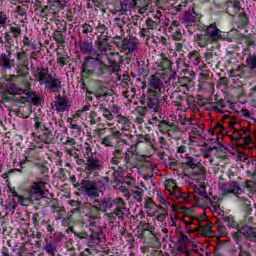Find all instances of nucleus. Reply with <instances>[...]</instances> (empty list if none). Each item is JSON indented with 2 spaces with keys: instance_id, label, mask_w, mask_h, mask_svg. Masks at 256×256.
I'll return each mask as SVG.
<instances>
[{
  "instance_id": "obj_16",
  "label": "nucleus",
  "mask_w": 256,
  "mask_h": 256,
  "mask_svg": "<svg viewBox=\"0 0 256 256\" xmlns=\"http://www.w3.org/2000/svg\"><path fill=\"white\" fill-rule=\"evenodd\" d=\"M45 185H47L45 181L37 180L30 188V195H37L38 197H41L45 191Z\"/></svg>"
},
{
  "instance_id": "obj_57",
  "label": "nucleus",
  "mask_w": 256,
  "mask_h": 256,
  "mask_svg": "<svg viewBox=\"0 0 256 256\" xmlns=\"http://www.w3.org/2000/svg\"><path fill=\"white\" fill-rule=\"evenodd\" d=\"M66 5L65 1L61 0H53L51 4L52 7H57L58 9H65Z\"/></svg>"
},
{
  "instance_id": "obj_13",
  "label": "nucleus",
  "mask_w": 256,
  "mask_h": 256,
  "mask_svg": "<svg viewBox=\"0 0 256 256\" xmlns=\"http://www.w3.org/2000/svg\"><path fill=\"white\" fill-rule=\"evenodd\" d=\"M82 187L86 195H88V197H92V198L99 197V192L101 190L99 189V186H97V183L89 180H84L82 182Z\"/></svg>"
},
{
  "instance_id": "obj_21",
  "label": "nucleus",
  "mask_w": 256,
  "mask_h": 256,
  "mask_svg": "<svg viewBox=\"0 0 256 256\" xmlns=\"http://www.w3.org/2000/svg\"><path fill=\"white\" fill-rule=\"evenodd\" d=\"M38 139L39 141H41L42 143H45L46 145H49L51 143H53V133H51V131H49V129H42V131H40V134L38 135Z\"/></svg>"
},
{
  "instance_id": "obj_15",
  "label": "nucleus",
  "mask_w": 256,
  "mask_h": 256,
  "mask_svg": "<svg viewBox=\"0 0 256 256\" xmlns=\"http://www.w3.org/2000/svg\"><path fill=\"white\" fill-rule=\"evenodd\" d=\"M206 34L208 35V37H210V39L212 40L213 43L223 39V36L221 35V30H219V28H217V25L215 23L210 24L207 27Z\"/></svg>"
},
{
  "instance_id": "obj_60",
  "label": "nucleus",
  "mask_w": 256,
  "mask_h": 256,
  "mask_svg": "<svg viewBox=\"0 0 256 256\" xmlns=\"http://www.w3.org/2000/svg\"><path fill=\"white\" fill-rule=\"evenodd\" d=\"M10 33H12L13 37L17 38L21 36V28L12 26L10 28Z\"/></svg>"
},
{
  "instance_id": "obj_8",
  "label": "nucleus",
  "mask_w": 256,
  "mask_h": 256,
  "mask_svg": "<svg viewBox=\"0 0 256 256\" xmlns=\"http://www.w3.org/2000/svg\"><path fill=\"white\" fill-rule=\"evenodd\" d=\"M149 85L148 93L150 97H159L163 89V80L159 79V75H152L149 81Z\"/></svg>"
},
{
  "instance_id": "obj_43",
  "label": "nucleus",
  "mask_w": 256,
  "mask_h": 256,
  "mask_svg": "<svg viewBox=\"0 0 256 256\" xmlns=\"http://www.w3.org/2000/svg\"><path fill=\"white\" fill-rule=\"evenodd\" d=\"M160 23L161 20H152L151 18H148L146 20V27H148V29H157Z\"/></svg>"
},
{
  "instance_id": "obj_10",
  "label": "nucleus",
  "mask_w": 256,
  "mask_h": 256,
  "mask_svg": "<svg viewBox=\"0 0 256 256\" xmlns=\"http://www.w3.org/2000/svg\"><path fill=\"white\" fill-rule=\"evenodd\" d=\"M112 206H114V213L118 221H123L127 213V204L123 198H116L112 201Z\"/></svg>"
},
{
  "instance_id": "obj_63",
  "label": "nucleus",
  "mask_w": 256,
  "mask_h": 256,
  "mask_svg": "<svg viewBox=\"0 0 256 256\" xmlns=\"http://www.w3.org/2000/svg\"><path fill=\"white\" fill-rule=\"evenodd\" d=\"M92 241H96L99 243V239L101 237V234L99 232H92L90 236H88Z\"/></svg>"
},
{
  "instance_id": "obj_23",
  "label": "nucleus",
  "mask_w": 256,
  "mask_h": 256,
  "mask_svg": "<svg viewBox=\"0 0 256 256\" xmlns=\"http://www.w3.org/2000/svg\"><path fill=\"white\" fill-rule=\"evenodd\" d=\"M6 91H7V93H9V95H14V96L18 95L19 97H22L23 92L25 91V88L19 87L15 84H9L6 87Z\"/></svg>"
},
{
  "instance_id": "obj_58",
  "label": "nucleus",
  "mask_w": 256,
  "mask_h": 256,
  "mask_svg": "<svg viewBox=\"0 0 256 256\" xmlns=\"http://www.w3.org/2000/svg\"><path fill=\"white\" fill-rule=\"evenodd\" d=\"M82 33H84V35H89V33H93V26L89 25L88 23H84L82 25Z\"/></svg>"
},
{
  "instance_id": "obj_53",
  "label": "nucleus",
  "mask_w": 256,
  "mask_h": 256,
  "mask_svg": "<svg viewBox=\"0 0 256 256\" xmlns=\"http://www.w3.org/2000/svg\"><path fill=\"white\" fill-rule=\"evenodd\" d=\"M9 191L13 195V197H16L18 199V203H20V205H23V203L25 202V198L17 194V191H15V188H9Z\"/></svg>"
},
{
  "instance_id": "obj_7",
  "label": "nucleus",
  "mask_w": 256,
  "mask_h": 256,
  "mask_svg": "<svg viewBox=\"0 0 256 256\" xmlns=\"http://www.w3.org/2000/svg\"><path fill=\"white\" fill-rule=\"evenodd\" d=\"M190 187H192L193 191L196 193V195L192 194V197H194L196 203H211V198L207 196V188L205 185H194L193 183L189 182ZM199 195V196H197Z\"/></svg>"
},
{
  "instance_id": "obj_22",
  "label": "nucleus",
  "mask_w": 256,
  "mask_h": 256,
  "mask_svg": "<svg viewBox=\"0 0 256 256\" xmlns=\"http://www.w3.org/2000/svg\"><path fill=\"white\" fill-rule=\"evenodd\" d=\"M95 207L98 209V211L105 213V211H109V209L113 207V202L111 201V198H104L97 202Z\"/></svg>"
},
{
  "instance_id": "obj_24",
  "label": "nucleus",
  "mask_w": 256,
  "mask_h": 256,
  "mask_svg": "<svg viewBox=\"0 0 256 256\" xmlns=\"http://www.w3.org/2000/svg\"><path fill=\"white\" fill-rule=\"evenodd\" d=\"M239 11H241L239 2H228L227 3L226 12L228 13V15H230L231 17H235V15H237V13H239Z\"/></svg>"
},
{
  "instance_id": "obj_20",
  "label": "nucleus",
  "mask_w": 256,
  "mask_h": 256,
  "mask_svg": "<svg viewBox=\"0 0 256 256\" xmlns=\"http://www.w3.org/2000/svg\"><path fill=\"white\" fill-rule=\"evenodd\" d=\"M98 47V51H100V55H107V47H109V38L107 35H102L98 38L96 43Z\"/></svg>"
},
{
  "instance_id": "obj_26",
  "label": "nucleus",
  "mask_w": 256,
  "mask_h": 256,
  "mask_svg": "<svg viewBox=\"0 0 256 256\" xmlns=\"http://www.w3.org/2000/svg\"><path fill=\"white\" fill-rule=\"evenodd\" d=\"M149 5H151V0H139L137 1L136 9H138L140 15H145L147 9H149Z\"/></svg>"
},
{
  "instance_id": "obj_11",
  "label": "nucleus",
  "mask_w": 256,
  "mask_h": 256,
  "mask_svg": "<svg viewBox=\"0 0 256 256\" xmlns=\"http://www.w3.org/2000/svg\"><path fill=\"white\" fill-rule=\"evenodd\" d=\"M220 191L222 195H229L231 193H233V195H241V193H243L241 186L235 181L220 184Z\"/></svg>"
},
{
  "instance_id": "obj_27",
  "label": "nucleus",
  "mask_w": 256,
  "mask_h": 256,
  "mask_svg": "<svg viewBox=\"0 0 256 256\" xmlns=\"http://www.w3.org/2000/svg\"><path fill=\"white\" fill-rule=\"evenodd\" d=\"M196 43L199 47H207L208 43H213V40L210 39L207 33L198 35Z\"/></svg>"
},
{
  "instance_id": "obj_45",
  "label": "nucleus",
  "mask_w": 256,
  "mask_h": 256,
  "mask_svg": "<svg viewBox=\"0 0 256 256\" xmlns=\"http://www.w3.org/2000/svg\"><path fill=\"white\" fill-rule=\"evenodd\" d=\"M172 127L171 124L167 123V121L163 120L158 124V129L160 133H167L169 131V128Z\"/></svg>"
},
{
  "instance_id": "obj_30",
  "label": "nucleus",
  "mask_w": 256,
  "mask_h": 256,
  "mask_svg": "<svg viewBox=\"0 0 256 256\" xmlns=\"http://www.w3.org/2000/svg\"><path fill=\"white\" fill-rule=\"evenodd\" d=\"M189 63L199 65L201 63V54L198 51H192L188 54Z\"/></svg>"
},
{
  "instance_id": "obj_25",
  "label": "nucleus",
  "mask_w": 256,
  "mask_h": 256,
  "mask_svg": "<svg viewBox=\"0 0 256 256\" xmlns=\"http://www.w3.org/2000/svg\"><path fill=\"white\" fill-rule=\"evenodd\" d=\"M155 214L153 217H156L157 221L163 222L164 219H167V216L169 215V211L165 209L163 206H157L156 210L154 212Z\"/></svg>"
},
{
  "instance_id": "obj_55",
  "label": "nucleus",
  "mask_w": 256,
  "mask_h": 256,
  "mask_svg": "<svg viewBox=\"0 0 256 256\" xmlns=\"http://www.w3.org/2000/svg\"><path fill=\"white\" fill-rule=\"evenodd\" d=\"M182 101H183V97L181 96L176 97V100L173 101L177 111H183V105L181 104Z\"/></svg>"
},
{
  "instance_id": "obj_47",
  "label": "nucleus",
  "mask_w": 256,
  "mask_h": 256,
  "mask_svg": "<svg viewBox=\"0 0 256 256\" xmlns=\"http://www.w3.org/2000/svg\"><path fill=\"white\" fill-rule=\"evenodd\" d=\"M9 25V17L3 11H0V27H7Z\"/></svg>"
},
{
  "instance_id": "obj_54",
  "label": "nucleus",
  "mask_w": 256,
  "mask_h": 256,
  "mask_svg": "<svg viewBox=\"0 0 256 256\" xmlns=\"http://www.w3.org/2000/svg\"><path fill=\"white\" fill-rule=\"evenodd\" d=\"M125 165H129L131 163V159L133 158V151L127 150L126 153L123 154Z\"/></svg>"
},
{
  "instance_id": "obj_12",
  "label": "nucleus",
  "mask_w": 256,
  "mask_h": 256,
  "mask_svg": "<svg viewBox=\"0 0 256 256\" xmlns=\"http://www.w3.org/2000/svg\"><path fill=\"white\" fill-rule=\"evenodd\" d=\"M122 51L128 53H135L139 49V40L137 38L129 37L122 40L121 47Z\"/></svg>"
},
{
  "instance_id": "obj_3",
  "label": "nucleus",
  "mask_w": 256,
  "mask_h": 256,
  "mask_svg": "<svg viewBox=\"0 0 256 256\" xmlns=\"http://www.w3.org/2000/svg\"><path fill=\"white\" fill-rule=\"evenodd\" d=\"M39 85H44L48 91L57 93L61 89V80L49 72V68H36L32 73Z\"/></svg>"
},
{
  "instance_id": "obj_19",
  "label": "nucleus",
  "mask_w": 256,
  "mask_h": 256,
  "mask_svg": "<svg viewBox=\"0 0 256 256\" xmlns=\"http://www.w3.org/2000/svg\"><path fill=\"white\" fill-rule=\"evenodd\" d=\"M193 197V194H189L187 192H181V190H176V192H172L171 199H176L178 203H189V200Z\"/></svg>"
},
{
  "instance_id": "obj_38",
  "label": "nucleus",
  "mask_w": 256,
  "mask_h": 256,
  "mask_svg": "<svg viewBox=\"0 0 256 256\" xmlns=\"http://www.w3.org/2000/svg\"><path fill=\"white\" fill-rule=\"evenodd\" d=\"M245 73V66L239 65L237 69L230 71V77H241Z\"/></svg>"
},
{
  "instance_id": "obj_5",
  "label": "nucleus",
  "mask_w": 256,
  "mask_h": 256,
  "mask_svg": "<svg viewBox=\"0 0 256 256\" xmlns=\"http://www.w3.org/2000/svg\"><path fill=\"white\" fill-rule=\"evenodd\" d=\"M180 21L182 25L189 29V27H193V25L201 21V15L196 13L195 8L189 7L181 16Z\"/></svg>"
},
{
  "instance_id": "obj_34",
  "label": "nucleus",
  "mask_w": 256,
  "mask_h": 256,
  "mask_svg": "<svg viewBox=\"0 0 256 256\" xmlns=\"http://www.w3.org/2000/svg\"><path fill=\"white\" fill-rule=\"evenodd\" d=\"M99 109L103 115V118L107 119V121H113V119H115V116L113 115V113L109 111V109H107L102 104L99 106Z\"/></svg>"
},
{
  "instance_id": "obj_9",
  "label": "nucleus",
  "mask_w": 256,
  "mask_h": 256,
  "mask_svg": "<svg viewBox=\"0 0 256 256\" xmlns=\"http://www.w3.org/2000/svg\"><path fill=\"white\" fill-rule=\"evenodd\" d=\"M31 86H25L21 97H18L20 103H33V105H41V96L36 92L27 91Z\"/></svg>"
},
{
  "instance_id": "obj_50",
  "label": "nucleus",
  "mask_w": 256,
  "mask_h": 256,
  "mask_svg": "<svg viewBox=\"0 0 256 256\" xmlns=\"http://www.w3.org/2000/svg\"><path fill=\"white\" fill-rule=\"evenodd\" d=\"M101 145H104V147H113L114 142L111 139V137L109 135H107L101 139Z\"/></svg>"
},
{
  "instance_id": "obj_29",
  "label": "nucleus",
  "mask_w": 256,
  "mask_h": 256,
  "mask_svg": "<svg viewBox=\"0 0 256 256\" xmlns=\"http://www.w3.org/2000/svg\"><path fill=\"white\" fill-rule=\"evenodd\" d=\"M165 189L169 191V197H173L172 193H176L179 188H177V183L175 180H166L165 181Z\"/></svg>"
},
{
  "instance_id": "obj_42",
  "label": "nucleus",
  "mask_w": 256,
  "mask_h": 256,
  "mask_svg": "<svg viewBox=\"0 0 256 256\" xmlns=\"http://www.w3.org/2000/svg\"><path fill=\"white\" fill-rule=\"evenodd\" d=\"M44 251H46L48 255H55V253H57V246H55L53 243H47L44 246Z\"/></svg>"
},
{
  "instance_id": "obj_4",
  "label": "nucleus",
  "mask_w": 256,
  "mask_h": 256,
  "mask_svg": "<svg viewBox=\"0 0 256 256\" xmlns=\"http://www.w3.org/2000/svg\"><path fill=\"white\" fill-rule=\"evenodd\" d=\"M184 223L187 227H189V225H197L195 229H197V231H201L204 237H213V235H215V232L211 230L213 224L207 220H198L197 218L188 217V220L184 219Z\"/></svg>"
},
{
  "instance_id": "obj_37",
  "label": "nucleus",
  "mask_w": 256,
  "mask_h": 256,
  "mask_svg": "<svg viewBox=\"0 0 256 256\" xmlns=\"http://www.w3.org/2000/svg\"><path fill=\"white\" fill-rule=\"evenodd\" d=\"M189 131H191L192 135H201L203 133V126L194 123L188 127Z\"/></svg>"
},
{
  "instance_id": "obj_39",
  "label": "nucleus",
  "mask_w": 256,
  "mask_h": 256,
  "mask_svg": "<svg viewBox=\"0 0 256 256\" xmlns=\"http://www.w3.org/2000/svg\"><path fill=\"white\" fill-rule=\"evenodd\" d=\"M100 191H104L105 187L109 185V178L102 177L97 182H95Z\"/></svg>"
},
{
  "instance_id": "obj_14",
  "label": "nucleus",
  "mask_w": 256,
  "mask_h": 256,
  "mask_svg": "<svg viewBox=\"0 0 256 256\" xmlns=\"http://www.w3.org/2000/svg\"><path fill=\"white\" fill-rule=\"evenodd\" d=\"M52 107L58 113H63V111H67V109H69V107H70L69 100H67V98L57 96L56 100L52 104Z\"/></svg>"
},
{
  "instance_id": "obj_31",
  "label": "nucleus",
  "mask_w": 256,
  "mask_h": 256,
  "mask_svg": "<svg viewBox=\"0 0 256 256\" xmlns=\"http://www.w3.org/2000/svg\"><path fill=\"white\" fill-rule=\"evenodd\" d=\"M105 217L108 221V226L113 229V227H117L119 225V221H117V215H115V212L107 213L105 214Z\"/></svg>"
},
{
  "instance_id": "obj_61",
  "label": "nucleus",
  "mask_w": 256,
  "mask_h": 256,
  "mask_svg": "<svg viewBox=\"0 0 256 256\" xmlns=\"http://www.w3.org/2000/svg\"><path fill=\"white\" fill-rule=\"evenodd\" d=\"M65 61H67V58L61 56V53L57 52V63H58V65H60L61 67H65V65H66Z\"/></svg>"
},
{
  "instance_id": "obj_46",
  "label": "nucleus",
  "mask_w": 256,
  "mask_h": 256,
  "mask_svg": "<svg viewBox=\"0 0 256 256\" xmlns=\"http://www.w3.org/2000/svg\"><path fill=\"white\" fill-rule=\"evenodd\" d=\"M53 39L59 45H63V43H65V37H63V35L61 34V31H55L53 34Z\"/></svg>"
},
{
  "instance_id": "obj_41",
  "label": "nucleus",
  "mask_w": 256,
  "mask_h": 256,
  "mask_svg": "<svg viewBox=\"0 0 256 256\" xmlns=\"http://www.w3.org/2000/svg\"><path fill=\"white\" fill-rule=\"evenodd\" d=\"M205 205H211L214 209V211H220L221 210V199H210V202H204Z\"/></svg>"
},
{
  "instance_id": "obj_36",
  "label": "nucleus",
  "mask_w": 256,
  "mask_h": 256,
  "mask_svg": "<svg viewBox=\"0 0 256 256\" xmlns=\"http://www.w3.org/2000/svg\"><path fill=\"white\" fill-rule=\"evenodd\" d=\"M156 199L161 205H164V207H171V203L167 201V197L163 192H157Z\"/></svg>"
},
{
  "instance_id": "obj_49",
  "label": "nucleus",
  "mask_w": 256,
  "mask_h": 256,
  "mask_svg": "<svg viewBox=\"0 0 256 256\" xmlns=\"http://www.w3.org/2000/svg\"><path fill=\"white\" fill-rule=\"evenodd\" d=\"M29 68H27V64H18L16 67V72L20 77H25V71H27Z\"/></svg>"
},
{
  "instance_id": "obj_18",
  "label": "nucleus",
  "mask_w": 256,
  "mask_h": 256,
  "mask_svg": "<svg viewBox=\"0 0 256 256\" xmlns=\"http://www.w3.org/2000/svg\"><path fill=\"white\" fill-rule=\"evenodd\" d=\"M158 205L153 202L151 197H146L144 199V209L146 210L148 217H153L155 215V211H157Z\"/></svg>"
},
{
  "instance_id": "obj_52",
  "label": "nucleus",
  "mask_w": 256,
  "mask_h": 256,
  "mask_svg": "<svg viewBox=\"0 0 256 256\" xmlns=\"http://www.w3.org/2000/svg\"><path fill=\"white\" fill-rule=\"evenodd\" d=\"M16 59L18 61V65H27L25 61V52H17Z\"/></svg>"
},
{
  "instance_id": "obj_48",
  "label": "nucleus",
  "mask_w": 256,
  "mask_h": 256,
  "mask_svg": "<svg viewBox=\"0 0 256 256\" xmlns=\"http://www.w3.org/2000/svg\"><path fill=\"white\" fill-rule=\"evenodd\" d=\"M131 9L133 8H130V6L127 5L126 2H124L123 0L121 1L120 8H119L121 15H127L129 11H131Z\"/></svg>"
},
{
  "instance_id": "obj_51",
  "label": "nucleus",
  "mask_w": 256,
  "mask_h": 256,
  "mask_svg": "<svg viewBox=\"0 0 256 256\" xmlns=\"http://www.w3.org/2000/svg\"><path fill=\"white\" fill-rule=\"evenodd\" d=\"M89 109H90V106H84V107H82L80 110H78L75 114H74V116H73V118L74 119H79V117H83V115H85V111H89Z\"/></svg>"
},
{
  "instance_id": "obj_17",
  "label": "nucleus",
  "mask_w": 256,
  "mask_h": 256,
  "mask_svg": "<svg viewBox=\"0 0 256 256\" xmlns=\"http://www.w3.org/2000/svg\"><path fill=\"white\" fill-rule=\"evenodd\" d=\"M0 64L3 69H11V67L15 66V60L11 59V51H7V53H3L0 55Z\"/></svg>"
},
{
  "instance_id": "obj_33",
  "label": "nucleus",
  "mask_w": 256,
  "mask_h": 256,
  "mask_svg": "<svg viewBox=\"0 0 256 256\" xmlns=\"http://www.w3.org/2000/svg\"><path fill=\"white\" fill-rule=\"evenodd\" d=\"M246 67H248V69H251L252 71H255V69H256V55L255 54H249L247 56Z\"/></svg>"
},
{
  "instance_id": "obj_56",
  "label": "nucleus",
  "mask_w": 256,
  "mask_h": 256,
  "mask_svg": "<svg viewBox=\"0 0 256 256\" xmlns=\"http://www.w3.org/2000/svg\"><path fill=\"white\" fill-rule=\"evenodd\" d=\"M116 121H117V123H120L121 125H128L129 118H127L121 114H118V115H116Z\"/></svg>"
},
{
  "instance_id": "obj_64",
  "label": "nucleus",
  "mask_w": 256,
  "mask_h": 256,
  "mask_svg": "<svg viewBox=\"0 0 256 256\" xmlns=\"http://www.w3.org/2000/svg\"><path fill=\"white\" fill-rule=\"evenodd\" d=\"M172 39L174 41H181V39H183V34L181 33V31H176L172 34Z\"/></svg>"
},
{
  "instance_id": "obj_6",
  "label": "nucleus",
  "mask_w": 256,
  "mask_h": 256,
  "mask_svg": "<svg viewBox=\"0 0 256 256\" xmlns=\"http://www.w3.org/2000/svg\"><path fill=\"white\" fill-rule=\"evenodd\" d=\"M101 65H103V58L101 54H97L96 58H85L84 63L82 65V72L89 73L91 75L95 73V70L98 67H101Z\"/></svg>"
},
{
  "instance_id": "obj_28",
  "label": "nucleus",
  "mask_w": 256,
  "mask_h": 256,
  "mask_svg": "<svg viewBox=\"0 0 256 256\" xmlns=\"http://www.w3.org/2000/svg\"><path fill=\"white\" fill-rule=\"evenodd\" d=\"M147 107L150 111H153V113H161V105H159V100L157 99H149Z\"/></svg>"
},
{
  "instance_id": "obj_35",
  "label": "nucleus",
  "mask_w": 256,
  "mask_h": 256,
  "mask_svg": "<svg viewBox=\"0 0 256 256\" xmlns=\"http://www.w3.org/2000/svg\"><path fill=\"white\" fill-rule=\"evenodd\" d=\"M97 99H105L106 97H111V90L108 88H99L96 91Z\"/></svg>"
},
{
  "instance_id": "obj_62",
  "label": "nucleus",
  "mask_w": 256,
  "mask_h": 256,
  "mask_svg": "<svg viewBox=\"0 0 256 256\" xmlns=\"http://www.w3.org/2000/svg\"><path fill=\"white\" fill-rule=\"evenodd\" d=\"M108 136L113 141V139H121L122 134L120 131H112L111 134H109Z\"/></svg>"
},
{
  "instance_id": "obj_2",
  "label": "nucleus",
  "mask_w": 256,
  "mask_h": 256,
  "mask_svg": "<svg viewBox=\"0 0 256 256\" xmlns=\"http://www.w3.org/2000/svg\"><path fill=\"white\" fill-rule=\"evenodd\" d=\"M185 162L183 163L184 175L185 177H189L192 181H196V183H201V181H205V168L201 166V161L197 158L190 156L189 154L184 155Z\"/></svg>"
},
{
  "instance_id": "obj_40",
  "label": "nucleus",
  "mask_w": 256,
  "mask_h": 256,
  "mask_svg": "<svg viewBox=\"0 0 256 256\" xmlns=\"http://www.w3.org/2000/svg\"><path fill=\"white\" fill-rule=\"evenodd\" d=\"M81 51L84 55H92L93 53V44L92 43H84L81 46Z\"/></svg>"
},
{
  "instance_id": "obj_1",
  "label": "nucleus",
  "mask_w": 256,
  "mask_h": 256,
  "mask_svg": "<svg viewBox=\"0 0 256 256\" xmlns=\"http://www.w3.org/2000/svg\"><path fill=\"white\" fill-rule=\"evenodd\" d=\"M64 153L69 155V157L76 159L77 165H84V173L87 175H91L93 173L94 175H99L100 171H103L105 167L103 160L95 156V153H93V146L88 142L84 143L82 147L83 158H79V153H77V149H75V147H64Z\"/></svg>"
},
{
  "instance_id": "obj_32",
  "label": "nucleus",
  "mask_w": 256,
  "mask_h": 256,
  "mask_svg": "<svg viewBox=\"0 0 256 256\" xmlns=\"http://www.w3.org/2000/svg\"><path fill=\"white\" fill-rule=\"evenodd\" d=\"M242 231L244 232V235L246 237H248V239L250 241H252V243H256V231H255V229H253L251 227H244L242 229Z\"/></svg>"
},
{
  "instance_id": "obj_59",
  "label": "nucleus",
  "mask_w": 256,
  "mask_h": 256,
  "mask_svg": "<svg viewBox=\"0 0 256 256\" xmlns=\"http://www.w3.org/2000/svg\"><path fill=\"white\" fill-rule=\"evenodd\" d=\"M160 67L162 69H171V60L168 58H162V61L160 62Z\"/></svg>"
},
{
  "instance_id": "obj_44",
  "label": "nucleus",
  "mask_w": 256,
  "mask_h": 256,
  "mask_svg": "<svg viewBox=\"0 0 256 256\" xmlns=\"http://www.w3.org/2000/svg\"><path fill=\"white\" fill-rule=\"evenodd\" d=\"M132 196L135 201L141 203V201H143V189L133 190Z\"/></svg>"
}]
</instances>
